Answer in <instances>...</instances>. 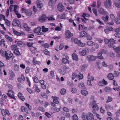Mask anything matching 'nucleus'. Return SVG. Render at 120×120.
<instances>
[{"instance_id": "obj_43", "label": "nucleus", "mask_w": 120, "mask_h": 120, "mask_svg": "<svg viewBox=\"0 0 120 120\" xmlns=\"http://www.w3.org/2000/svg\"><path fill=\"white\" fill-rule=\"evenodd\" d=\"M83 74H79V75H77V78L79 79H81L83 78Z\"/></svg>"}, {"instance_id": "obj_9", "label": "nucleus", "mask_w": 120, "mask_h": 120, "mask_svg": "<svg viewBox=\"0 0 120 120\" xmlns=\"http://www.w3.org/2000/svg\"><path fill=\"white\" fill-rule=\"evenodd\" d=\"M58 8L60 11H63L64 9V7L61 3H59L58 5Z\"/></svg>"}, {"instance_id": "obj_35", "label": "nucleus", "mask_w": 120, "mask_h": 120, "mask_svg": "<svg viewBox=\"0 0 120 120\" xmlns=\"http://www.w3.org/2000/svg\"><path fill=\"white\" fill-rule=\"evenodd\" d=\"M82 94L85 96H86L88 94V92L87 90H83L81 91Z\"/></svg>"}, {"instance_id": "obj_32", "label": "nucleus", "mask_w": 120, "mask_h": 120, "mask_svg": "<svg viewBox=\"0 0 120 120\" xmlns=\"http://www.w3.org/2000/svg\"><path fill=\"white\" fill-rule=\"evenodd\" d=\"M73 59L76 61H77L78 60V56L75 53H73L72 55Z\"/></svg>"}, {"instance_id": "obj_10", "label": "nucleus", "mask_w": 120, "mask_h": 120, "mask_svg": "<svg viewBox=\"0 0 120 120\" xmlns=\"http://www.w3.org/2000/svg\"><path fill=\"white\" fill-rule=\"evenodd\" d=\"M74 42L75 44L79 45L80 46L84 47L85 45V44L81 42L79 40H78L77 38H75L74 39Z\"/></svg>"}, {"instance_id": "obj_47", "label": "nucleus", "mask_w": 120, "mask_h": 120, "mask_svg": "<svg viewBox=\"0 0 120 120\" xmlns=\"http://www.w3.org/2000/svg\"><path fill=\"white\" fill-rule=\"evenodd\" d=\"M110 17L111 20L112 22H113L115 20V18L113 15L112 14L110 15Z\"/></svg>"}, {"instance_id": "obj_56", "label": "nucleus", "mask_w": 120, "mask_h": 120, "mask_svg": "<svg viewBox=\"0 0 120 120\" xmlns=\"http://www.w3.org/2000/svg\"><path fill=\"white\" fill-rule=\"evenodd\" d=\"M111 89L109 87H106L105 89V91L106 92H108L111 91Z\"/></svg>"}, {"instance_id": "obj_18", "label": "nucleus", "mask_w": 120, "mask_h": 120, "mask_svg": "<svg viewBox=\"0 0 120 120\" xmlns=\"http://www.w3.org/2000/svg\"><path fill=\"white\" fill-rule=\"evenodd\" d=\"M105 106L106 109L107 110H112L113 108V106L112 105L105 104Z\"/></svg>"}, {"instance_id": "obj_55", "label": "nucleus", "mask_w": 120, "mask_h": 120, "mask_svg": "<svg viewBox=\"0 0 120 120\" xmlns=\"http://www.w3.org/2000/svg\"><path fill=\"white\" fill-rule=\"evenodd\" d=\"M14 53L17 55H19L20 54V53L18 50L16 49L14 51Z\"/></svg>"}, {"instance_id": "obj_13", "label": "nucleus", "mask_w": 120, "mask_h": 120, "mask_svg": "<svg viewBox=\"0 0 120 120\" xmlns=\"http://www.w3.org/2000/svg\"><path fill=\"white\" fill-rule=\"evenodd\" d=\"M66 69L67 68L64 67L62 68L59 69L58 71L60 74L64 75L66 73Z\"/></svg>"}, {"instance_id": "obj_39", "label": "nucleus", "mask_w": 120, "mask_h": 120, "mask_svg": "<svg viewBox=\"0 0 120 120\" xmlns=\"http://www.w3.org/2000/svg\"><path fill=\"white\" fill-rule=\"evenodd\" d=\"M4 63L1 61H0V73L1 74L2 69L4 68Z\"/></svg>"}, {"instance_id": "obj_3", "label": "nucleus", "mask_w": 120, "mask_h": 120, "mask_svg": "<svg viewBox=\"0 0 120 120\" xmlns=\"http://www.w3.org/2000/svg\"><path fill=\"white\" fill-rule=\"evenodd\" d=\"M97 56L93 55H88L86 56V58L89 61H93L96 60Z\"/></svg>"}, {"instance_id": "obj_31", "label": "nucleus", "mask_w": 120, "mask_h": 120, "mask_svg": "<svg viewBox=\"0 0 120 120\" xmlns=\"http://www.w3.org/2000/svg\"><path fill=\"white\" fill-rule=\"evenodd\" d=\"M33 88L35 89L36 91L38 93L40 91V90L38 87V85L34 84L33 86Z\"/></svg>"}, {"instance_id": "obj_45", "label": "nucleus", "mask_w": 120, "mask_h": 120, "mask_svg": "<svg viewBox=\"0 0 120 120\" xmlns=\"http://www.w3.org/2000/svg\"><path fill=\"white\" fill-rule=\"evenodd\" d=\"M5 38L6 39L10 41H12V38L10 37L8 35H5Z\"/></svg>"}, {"instance_id": "obj_23", "label": "nucleus", "mask_w": 120, "mask_h": 120, "mask_svg": "<svg viewBox=\"0 0 120 120\" xmlns=\"http://www.w3.org/2000/svg\"><path fill=\"white\" fill-rule=\"evenodd\" d=\"M15 76V73L13 72H11L10 73L9 79L11 80H13Z\"/></svg>"}, {"instance_id": "obj_59", "label": "nucleus", "mask_w": 120, "mask_h": 120, "mask_svg": "<svg viewBox=\"0 0 120 120\" xmlns=\"http://www.w3.org/2000/svg\"><path fill=\"white\" fill-rule=\"evenodd\" d=\"M5 17L4 15H3L2 14H0V20L1 21L3 20H4L5 19Z\"/></svg>"}, {"instance_id": "obj_12", "label": "nucleus", "mask_w": 120, "mask_h": 120, "mask_svg": "<svg viewBox=\"0 0 120 120\" xmlns=\"http://www.w3.org/2000/svg\"><path fill=\"white\" fill-rule=\"evenodd\" d=\"M41 31V28L39 27H37L34 30V32L35 33H36L37 34L39 35H42L43 34V33Z\"/></svg>"}, {"instance_id": "obj_7", "label": "nucleus", "mask_w": 120, "mask_h": 120, "mask_svg": "<svg viewBox=\"0 0 120 120\" xmlns=\"http://www.w3.org/2000/svg\"><path fill=\"white\" fill-rule=\"evenodd\" d=\"M99 13L101 14L102 15H108V12L106 11L102 8H99L98 9Z\"/></svg>"}, {"instance_id": "obj_26", "label": "nucleus", "mask_w": 120, "mask_h": 120, "mask_svg": "<svg viewBox=\"0 0 120 120\" xmlns=\"http://www.w3.org/2000/svg\"><path fill=\"white\" fill-rule=\"evenodd\" d=\"M107 77L109 79L112 80L114 78V75L110 73L108 75Z\"/></svg>"}, {"instance_id": "obj_46", "label": "nucleus", "mask_w": 120, "mask_h": 120, "mask_svg": "<svg viewBox=\"0 0 120 120\" xmlns=\"http://www.w3.org/2000/svg\"><path fill=\"white\" fill-rule=\"evenodd\" d=\"M87 33L85 31H82L80 32V35L82 37L86 36L87 35Z\"/></svg>"}, {"instance_id": "obj_61", "label": "nucleus", "mask_w": 120, "mask_h": 120, "mask_svg": "<svg viewBox=\"0 0 120 120\" xmlns=\"http://www.w3.org/2000/svg\"><path fill=\"white\" fill-rule=\"evenodd\" d=\"M84 83L83 82H81L78 85L79 87L80 88L84 87Z\"/></svg>"}, {"instance_id": "obj_5", "label": "nucleus", "mask_w": 120, "mask_h": 120, "mask_svg": "<svg viewBox=\"0 0 120 120\" xmlns=\"http://www.w3.org/2000/svg\"><path fill=\"white\" fill-rule=\"evenodd\" d=\"M105 7L106 8H109L111 7V2L110 0H106L104 3Z\"/></svg>"}, {"instance_id": "obj_24", "label": "nucleus", "mask_w": 120, "mask_h": 120, "mask_svg": "<svg viewBox=\"0 0 120 120\" xmlns=\"http://www.w3.org/2000/svg\"><path fill=\"white\" fill-rule=\"evenodd\" d=\"M52 98L53 99V101L54 103L56 104H58L59 103V101L58 100L59 99V98L56 97H52Z\"/></svg>"}, {"instance_id": "obj_2", "label": "nucleus", "mask_w": 120, "mask_h": 120, "mask_svg": "<svg viewBox=\"0 0 120 120\" xmlns=\"http://www.w3.org/2000/svg\"><path fill=\"white\" fill-rule=\"evenodd\" d=\"M5 56L7 59H9L12 57L13 54L9 50L5 51Z\"/></svg>"}, {"instance_id": "obj_38", "label": "nucleus", "mask_w": 120, "mask_h": 120, "mask_svg": "<svg viewBox=\"0 0 120 120\" xmlns=\"http://www.w3.org/2000/svg\"><path fill=\"white\" fill-rule=\"evenodd\" d=\"M51 108L52 110H54L56 111L57 112L59 111L61 109L60 106L58 108L57 107H55L54 108L52 107Z\"/></svg>"}, {"instance_id": "obj_54", "label": "nucleus", "mask_w": 120, "mask_h": 120, "mask_svg": "<svg viewBox=\"0 0 120 120\" xmlns=\"http://www.w3.org/2000/svg\"><path fill=\"white\" fill-rule=\"evenodd\" d=\"M66 92V90L64 88H63L60 91V93L62 95H64L65 94Z\"/></svg>"}, {"instance_id": "obj_11", "label": "nucleus", "mask_w": 120, "mask_h": 120, "mask_svg": "<svg viewBox=\"0 0 120 120\" xmlns=\"http://www.w3.org/2000/svg\"><path fill=\"white\" fill-rule=\"evenodd\" d=\"M20 24V21L16 19H14L12 22V24L14 26H21Z\"/></svg>"}, {"instance_id": "obj_19", "label": "nucleus", "mask_w": 120, "mask_h": 120, "mask_svg": "<svg viewBox=\"0 0 120 120\" xmlns=\"http://www.w3.org/2000/svg\"><path fill=\"white\" fill-rule=\"evenodd\" d=\"M22 26L26 31H29L30 28L29 27L28 25L26 23H23L22 24Z\"/></svg>"}, {"instance_id": "obj_41", "label": "nucleus", "mask_w": 120, "mask_h": 120, "mask_svg": "<svg viewBox=\"0 0 120 120\" xmlns=\"http://www.w3.org/2000/svg\"><path fill=\"white\" fill-rule=\"evenodd\" d=\"M87 44L89 46H93L95 44L94 42L91 41H88L87 42Z\"/></svg>"}, {"instance_id": "obj_16", "label": "nucleus", "mask_w": 120, "mask_h": 120, "mask_svg": "<svg viewBox=\"0 0 120 120\" xmlns=\"http://www.w3.org/2000/svg\"><path fill=\"white\" fill-rule=\"evenodd\" d=\"M107 82L103 79L102 81H100L98 83V85L100 86H104L105 85L107 84Z\"/></svg>"}, {"instance_id": "obj_48", "label": "nucleus", "mask_w": 120, "mask_h": 120, "mask_svg": "<svg viewBox=\"0 0 120 120\" xmlns=\"http://www.w3.org/2000/svg\"><path fill=\"white\" fill-rule=\"evenodd\" d=\"M5 24L7 26H9L10 24V22L9 21L8 19H5L4 20Z\"/></svg>"}, {"instance_id": "obj_14", "label": "nucleus", "mask_w": 120, "mask_h": 120, "mask_svg": "<svg viewBox=\"0 0 120 120\" xmlns=\"http://www.w3.org/2000/svg\"><path fill=\"white\" fill-rule=\"evenodd\" d=\"M1 113L2 115L4 116H5L6 114L8 115H10L7 109L5 110L4 109H2L1 110Z\"/></svg>"}, {"instance_id": "obj_40", "label": "nucleus", "mask_w": 120, "mask_h": 120, "mask_svg": "<svg viewBox=\"0 0 120 120\" xmlns=\"http://www.w3.org/2000/svg\"><path fill=\"white\" fill-rule=\"evenodd\" d=\"M79 53L82 56H84L86 55V50H82V51H79Z\"/></svg>"}, {"instance_id": "obj_53", "label": "nucleus", "mask_w": 120, "mask_h": 120, "mask_svg": "<svg viewBox=\"0 0 120 120\" xmlns=\"http://www.w3.org/2000/svg\"><path fill=\"white\" fill-rule=\"evenodd\" d=\"M25 105L26 106L25 109H27V110H29V111H30V105L27 103H25Z\"/></svg>"}, {"instance_id": "obj_52", "label": "nucleus", "mask_w": 120, "mask_h": 120, "mask_svg": "<svg viewBox=\"0 0 120 120\" xmlns=\"http://www.w3.org/2000/svg\"><path fill=\"white\" fill-rule=\"evenodd\" d=\"M48 20L50 21V20H53L55 19V18L53 17V16L51 15L50 16H49V17L47 18Z\"/></svg>"}, {"instance_id": "obj_57", "label": "nucleus", "mask_w": 120, "mask_h": 120, "mask_svg": "<svg viewBox=\"0 0 120 120\" xmlns=\"http://www.w3.org/2000/svg\"><path fill=\"white\" fill-rule=\"evenodd\" d=\"M73 120H78V117L76 114L74 115L72 117Z\"/></svg>"}, {"instance_id": "obj_44", "label": "nucleus", "mask_w": 120, "mask_h": 120, "mask_svg": "<svg viewBox=\"0 0 120 120\" xmlns=\"http://www.w3.org/2000/svg\"><path fill=\"white\" fill-rule=\"evenodd\" d=\"M13 31L15 34L18 36H20L21 35V34L20 33L17 31L15 29H13Z\"/></svg>"}, {"instance_id": "obj_36", "label": "nucleus", "mask_w": 120, "mask_h": 120, "mask_svg": "<svg viewBox=\"0 0 120 120\" xmlns=\"http://www.w3.org/2000/svg\"><path fill=\"white\" fill-rule=\"evenodd\" d=\"M36 3L38 7L39 8H41L42 7V5L41 1L39 0H37L36 1Z\"/></svg>"}, {"instance_id": "obj_28", "label": "nucleus", "mask_w": 120, "mask_h": 120, "mask_svg": "<svg viewBox=\"0 0 120 120\" xmlns=\"http://www.w3.org/2000/svg\"><path fill=\"white\" fill-rule=\"evenodd\" d=\"M49 5L51 6L52 8L53 5L55 4L56 0H49Z\"/></svg>"}, {"instance_id": "obj_15", "label": "nucleus", "mask_w": 120, "mask_h": 120, "mask_svg": "<svg viewBox=\"0 0 120 120\" xmlns=\"http://www.w3.org/2000/svg\"><path fill=\"white\" fill-rule=\"evenodd\" d=\"M73 36V34L68 30H67L66 32V37L67 38H71Z\"/></svg>"}, {"instance_id": "obj_30", "label": "nucleus", "mask_w": 120, "mask_h": 120, "mask_svg": "<svg viewBox=\"0 0 120 120\" xmlns=\"http://www.w3.org/2000/svg\"><path fill=\"white\" fill-rule=\"evenodd\" d=\"M114 3L115 6L117 8H120V3L117 0L114 1Z\"/></svg>"}, {"instance_id": "obj_63", "label": "nucleus", "mask_w": 120, "mask_h": 120, "mask_svg": "<svg viewBox=\"0 0 120 120\" xmlns=\"http://www.w3.org/2000/svg\"><path fill=\"white\" fill-rule=\"evenodd\" d=\"M33 80L34 81V82L36 83H37L38 82V80L37 78L35 76L33 78Z\"/></svg>"}, {"instance_id": "obj_8", "label": "nucleus", "mask_w": 120, "mask_h": 120, "mask_svg": "<svg viewBox=\"0 0 120 120\" xmlns=\"http://www.w3.org/2000/svg\"><path fill=\"white\" fill-rule=\"evenodd\" d=\"M8 93H7V95L10 98L14 99H15V98L14 96V93L11 90H8Z\"/></svg>"}, {"instance_id": "obj_20", "label": "nucleus", "mask_w": 120, "mask_h": 120, "mask_svg": "<svg viewBox=\"0 0 120 120\" xmlns=\"http://www.w3.org/2000/svg\"><path fill=\"white\" fill-rule=\"evenodd\" d=\"M47 19V17L45 15H43L39 19V21L40 22H43L45 21Z\"/></svg>"}, {"instance_id": "obj_50", "label": "nucleus", "mask_w": 120, "mask_h": 120, "mask_svg": "<svg viewBox=\"0 0 120 120\" xmlns=\"http://www.w3.org/2000/svg\"><path fill=\"white\" fill-rule=\"evenodd\" d=\"M98 57L99 59H103L104 58L102 56V53L101 52L98 53Z\"/></svg>"}, {"instance_id": "obj_33", "label": "nucleus", "mask_w": 120, "mask_h": 120, "mask_svg": "<svg viewBox=\"0 0 120 120\" xmlns=\"http://www.w3.org/2000/svg\"><path fill=\"white\" fill-rule=\"evenodd\" d=\"M21 111L22 112H23L25 111L28 114H29L30 113V111H29V110H27L26 109H25V107L24 106L21 107Z\"/></svg>"}, {"instance_id": "obj_6", "label": "nucleus", "mask_w": 120, "mask_h": 120, "mask_svg": "<svg viewBox=\"0 0 120 120\" xmlns=\"http://www.w3.org/2000/svg\"><path fill=\"white\" fill-rule=\"evenodd\" d=\"M92 107L94 110H98L99 109V108L96 104V102L93 100L92 103Z\"/></svg>"}, {"instance_id": "obj_37", "label": "nucleus", "mask_w": 120, "mask_h": 120, "mask_svg": "<svg viewBox=\"0 0 120 120\" xmlns=\"http://www.w3.org/2000/svg\"><path fill=\"white\" fill-rule=\"evenodd\" d=\"M68 57H67L66 56V59L63 58L62 60V62L64 64H67V63H68L69 62V60L68 59Z\"/></svg>"}, {"instance_id": "obj_4", "label": "nucleus", "mask_w": 120, "mask_h": 120, "mask_svg": "<svg viewBox=\"0 0 120 120\" xmlns=\"http://www.w3.org/2000/svg\"><path fill=\"white\" fill-rule=\"evenodd\" d=\"M22 10L23 12H24L26 15L27 16H30L32 14V12L31 10L28 9L26 10L24 8H22Z\"/></svg>"}, {"instance_id": "obj_62", "label": "nucleus", "mask_w": 120, "mask_h": 120, "mask_svg": "<svg viewBox=\"0 0 120 120\" xmlns=\"http://www.w3.org/2000/svg\"><path fill=\"white\" fill-rule=\"evenodd\" d=\"M86 36L87 40H91L92 39V37L89 35L87 34Z\"/></svg>"}, {"instance_id": "obj_49", "label": "nucleus", "mask_w": 120, "mask_h": 120, "mask_svg": "<svg viewBox=\"0 0 120 120\" xmlns=\"http://www.w3.org/2000/svg\"><path fill=\"white\" fill-rule=\"evenodd\" d=\"M43 52L45 55L49 56L50 52L47 49H45L43 51Z\"/></svg>"}, {"instance_id": "obj_21", "label": "nucleus", "mask_w": 120, "mask_h": 120, "mask_svg": "<svg viewBox=\"0 0 120 120\" xmlns=\"http://www.w3.org/2000/svg\"><path fill=\"white\" fill-rule=\"evenodd\" d=\"M82 117L83 120H87L88 113L83 112L82 115Z\"/></svg>"}, {"instance_id": "obj_25", "label": "nucleus", "mask_w": 120, "mask_h": 120, "mask_svg": "<svg viewBox=\"0 0 120 120\" xmlns=\"http://www.w3.org/2000/svg\"><path fill=\"white\" fill-rule=\"evenodd\" d=\"M113 49L117 52H120V46L117 47L114 46L112 47Z\"/></svg>"}, {"instance_id": "obj_42", "label": "nucleus", "mask_w": 120, "mask_h": 120, "mask_svg": "<svg viewBox=\"0 0 120 120\" xmlns=\"http://www.w3.org/2000/svg\"><path fill=\"white\" fill-rule=\"evenodd\" d=\"M41 29L42 31L44 32H45L48 30V29L45 28L44 26H42Z\"/></svg>"}, {"instance_id": "obj_29", "label": "nucleus", "mask_w": 120, "mask_h": 120, "mask_svg": "<svg viewBox=\"0 0 120 120\" xmlns=\"http://www.w3.org/2000/svg\"><path fill=\"white\" fill-rule=\"evenodd\" d=\"M14 69L15 71H19V65L17 64H15L14 66Z\"/></svg>"}, {"instance_id": "obj_51", "label": "nucleus", "mask_w": 120, "mask_h": 120, "mask_svg": "<svg viewBox=\"0 0 120 120\" xmlns=\"http://www.w3.org/2000/svg\"><path fill=\"white\" fill-rule=\"evenodd\" d=\"M71 92L74 93H76L77 91V89L76 88L72 87L71 89Z\"/></svg>"}, {"instance_id": "obj_34", "label": "nucleus", "mask_w": 120, "mask_h": 120, "mask_svg": "<svg viewBox=\"0 0 120 120\" xmlns=\"http://www.w3.org/2000/svg\"><path fill=\"white\" fill-rule=\"evenodd\" d=\"M18 96L19 98L22 101H24L25 100V98L24 96L21 93H19L18 94Z\"/></svg>"}, {"instance_id": "obj_1", "label": "nucleus", "mask_w": 120, "mask_h": 120, "mask_svg": "<svg viewBox=\"0 0 120 120\" xmlns=\"http://www.w3.org/2000/svg\"><path fill=\"white\" fill-rule=\"evenodd\" d=\"M90 16L89 14L85 13H83L81 19L77 17L76 20L79 22H81L82 21V22L84 23H86V22L88 20V19L86 18Z\"/></svg>"}, {"instance_id": "obj_17", "label": "nucleus", "mask_w": 120, "mask_h": 120, "mask_svg": "<svg viewBox=\"0 0 120 120\" xmlns=\"http://www.w3.org/2000/svg\"><path fill=\"white\" fill-rule=\"evenodd\" d=\"M94 117L92 114L90 112L88 113L87 120H94Z\"/></svg>"}, {"instance_id": "obj_27", "label": "nucleus", "mask_w": 120, "mask_h": 120, "mask_svg": "<svg viewBox=\"0 0 120 120\" xmlns=\"http://www.w3.org/2000/svg\"><path fill=\"white\" fill-rule=\"evenodd\" d=\"M108 15H106L105 17L103 16L101 17V19L103 20L105 22H108V19L109 18Z\"/></svg>"}, {"instance_id": "obj_60", "label": "nucleus", "mask_w": 120, "mask_h": 120, "mask_svg": "<svg viewBox=\"0 0 120 120\" xmlns=\"http://www.w3.org/2000/svg\"><path fill=\"white\" fill-rule=\"evenodd\" d=\"M11 49L13 50H15L18 49L17 46L16 45H13L12 46Z\"/></svg>"}, {"instance_id": "obj_58", "label": "nucleus", "mask_w": 120, "mask_h": 120, "mask_svg": "<svg viewBox=\"0 0 120 120\" xmlns=\"http://www.w3.org/2000/svg\"><path fill=\"white\" fill-rule=\"evenodd\" d=\"M119 31L115 32L116 33L114 34L115 36L118 38L120 37V33L118 32Z\"/></svg>"}, {"instance_id": "obj_64", "label": "nucleus", "mask_w": 120, "mask_h": 120, "mask_svg": "<svg viewBox=\"0 0 120 120\" xmlns=\"http://www.w3.org/2000/svg\"><path fill=\"white\" fill-rule=\"evenodd\" d=\"M41 95L44 98H46L47 97V96L46 94L44 92H42L41 93Z\"/></svg>"}, {"instance_id": "obj_22", "label": "nucleus", "mask_w": 120, "mask_h": 120, "mask_svg": "<svg viewBox=\"0 0 120 120\" xmlns=\"http://www.w3.org/2000/svg\"><path fill=\"white\" fill-rule=\"evenodd\" d=\"M78 26V30H86V27L83 26L82 25H79Z\"/></svg>"}]
</instances>
